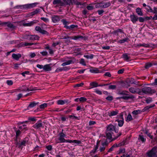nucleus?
Here are the masks:
<instances>
[{
    "mask_svg": "<svg viewBox=\"0 0 157 157\" xmlns=\"http://www.w3.org/2000/svg\"><path fill=\"white\" fill-rule=\"evenodd\" d=\"M142 92L144 94H152L155 92L154 90L151 89V88L147 87H144L142 89Z\"/></svg>",
    "mask_w": 157,
    "mask_h": 157,
    "instance_id": "6e6552de",
    "label": "nucleus"
},
{
    "mask_svg": "<svg viewBox=\"0 0 157 157\" xmlns=\"http://www.w3.org/2000/svg\"><path fill=\"white\" fill-rule=\"evenodd\" d=\"M90 71L91 73H99L100 72L98 68H95L94 69H90Z\"/></svg>",
    "mask_w": 157,
    "mask_h": 157,
    "instance_id": "72a5a7b5",
    "label": "nucleus"
},
{
    "mask_svg": "<svg viewBox=\"0 0 157 157\" xmlns=\"http://www.w3.org/2000/svg\"><path fill=\"white\" fill-rule=\"evenodd\" d=\"M151 13H153L155 14H157V8L156 7H154L153 8V11Z\"/></svg>",
    "mask_w": 157,
    "mask_h": 157,
    "instance_id": "e2e57ef3",
    "label": "nucleus"
},
{
    "mask_svg": "<svg viewBox=\"0 0 157 157\" xmlns=\"http://www.w3.org/2000/svg\"><path fill=\"white\" fill-rule=\"evenodd\" d=\"M139 139L141 140L142 142H144L145 141L146 139H145L143 136L140 135L139 136Z\"/></svg>",
    "mask_w": 157,
    "mask_h": 157,
    "instance_id": "de8ad7c7",
    "label": "nucleus"
},
{
    "mask_svg": "<svg viewBox=\"0 0 157 157\" xmlns=\"http://www.w3.org/2000/svg\"><path fill=\"white\" fill-rule=\"evenodd\" d=\"M157 152V147H154L148 151L147 153L148 157H156V153Z\"/></svg>",
    "mask_w": 157,
    "mask_h": 157,
    "instance_id": "20e7f679",
    "label": "nucleus"
},
{
    "mask_svg": "<svg viewBox=\"0 0 157 157\" xmlns=\"http://www.w3.org/2000/svg\"><path fill=\"white\" fill-rule=\"evenodd\" d=\"M72 0L73 1V2L77 5H83V4L82 3H81L78 1L79 0Z\"/></svg>",
    "mask_w": 157,
    "mask_h": 157,
    "instance_id": "ea45409f",
    "label": "nucleus"
},
{
    "mask_svg": "<svg viewBox=\"0 0 157 157\" xmlns=\"http://www.w3.org/2000/svg\"><path fill=\"white\" fill-rule=\"evenodd\" d=\"M128 40V38H124L122 40H121L119 41V42L121 44L124 43L125 42H127Z\"/></svg>",
    "mask_w": 157,
    "mask_h": 157,
    "instance_id": "37998d69",
    "label": "nucleus"
},
{
    "mask_svg": "<svg viewBox=\"0 0 157 157\" xmlns=\"http://www.w3.org/2000/svg\"><path fill=\"white\" fill-rule=\"evenodd\" d=\"M109 143L107 139L105 140H102L101 141V146H104L105 147H106L108 145Z\"/></svg>",
    "mask_w": 157,
    "mask_h": 157,
    "instance_id": "cd10ccee",
    "label": "nucleus"
},
{
    "mask_svg": "<svg viewBox=\"0 0 157 157\" xmlns=\"http://www.w3.org/2000/svg\"><path fill=\"white\" fill-rule=\"evenodd\" d=\"M61 19L60 17L58 15H53L52 17V20L54 23L58 22Z\"/></svg>",
    "mask_w": 157,
    "mask_h": 157,
    "instance_id": "ddd939ff",
    "label": "nucleus"
},
{
    "mask_svg": "<svg viewBox=\"0 0 157 157\" xmlns=\"http://www.w3.org/2000/svg\"><path fill=\"white\" fill-rule=\"evenodd\" d=\"M152 65V64L151 63H148L145 64V67L146 69H147L151 67Z\"/></svg>",
    "mask_w": 157,
    "mask_h": 157,
    "instance_id": "09e8293b",
    "label": "nucleus"
},
{
    "mask_svg": "<svg viewBox=\"0 0 157 157\" xmlns=\"http://www.w3.org/2000/svg\"><path fill=\"white\" fill-rule=\"evenodd\" d=\"M40 19L45 22H48L49 21L48 19L44 17H41Z\"/></svg>",
    "mask_w": 157,
    "mask_h": 157,
    "instance_id": "603ef678",
    "label": "nucleus"
},
{
    "mask_svg": "<svg viewBox=\"0 0 157 157\" xmlns=\"http://www.w3.org/2000/svg\"><path fill=\"white\" fill-rule=\"evenodd\" d=\"M3 24L6 25L7 27L10 29H14L15 27V26L10 22H4Z\"/></svg>",
    "mask_w": 157,
    "mask_h": 157,
    "instance_id": "b1692460",
    "label": "nucleus"
},
{
    "mask_svg": "<svg viewBox=\"0 0 157 157\" xmlns=\"http://www.w3.org/2000/svg\"><path fill=\"white\" fill-rule=\"evenodd\" d=\"M135 97L134 96L126 94L125 95H123L122 97L117 98V99H122L125 100H128L129 99L132 100Z\"/></svg>",
    "mask_w": 157,
    "mask_h": 157,
    "instance_id": "423d86ee",
    "label": "nucleus"
},
{
    "mask_svg": "<svg viewBox=\"0 0 157 157\" xmlns=\"http://www.w3.org/2000/svg\"><path fill=\"white\" fill-rule=\"evenodd\" d=\"M75 61V60L74 59L72 60H70L64 62L65 65H68L72 63H74Z\"/></svg>",
    "mask_w": 157,
    "mask_h": 157,
    "instance_id": "473e14b6",
    "label": "nucleus"
},
{
    "mask_svg": "<svg viewBox=\"0 0 157 157\" xmlns=\"http://www.w3.org/2000/svg\"><path fill=\"white\" fill-rule=\"evenodd\" d=\"M61 22L63 23L64 25V27L67 29H70V27L69 26L67 25L68 24V22L66 21L65 19H62L61 20Z\"/></svg>",
    "mask_w": 157,
    "mask_h": 157,
    "instance_id": "a878e982",
    "label": "nucleus"
},
{
    "mask_svg": "<svg viewBox=\"0 0 157 157\" xmlns=\"http://www.w3.org/2000/svg\"><path fill=\"white\" fill-rule=\"evenodd\" d=\"M44 66L42 65L37 64L36 65V67L40 69H43Z\"/></svg>",
    "mask_w": 157,
    "mask_h": 157,
    "instance_id": "774afa93",
    "label": "nucleus"
},
{
    "mask_svg": "<svg viewBox=\"0 0 157 157\" xmlns=\"http://www.w3.org/2000/svg\"><path fill=\"white\" fill-rule=\"evenodd\" d=\"M59 137L58 138L55 139V141L56 143H68L69 140H66L64 139L66 136V135L63 132L59 133Z\"/></svg>",
    "mask_w": 157,
    "mask_h": 157,
    "instance_id": "f257e3e1",
    "label": "nucleus"
},
{
    "mask_svg": "<svg viewBox=\"0 0 157 157\" xmlns=\"http://www.w3.org/2000/svg\"><path fill=\"white\" fill-rule=\"evenodd\" d=\"M35 29L36 31L39 32L42 34H48V32L47 31L44 30L42 28H41L39 26H36L35 28Z\"/></svg>",
    "mask_w": 157,
    "mask_h": 157,
    "instance_id": "9d476101",
    "label": "nucleus"
},
{
    "mask_svg": "<svg viewBox=\"0 0 157 157\" xmlns=\"http://www.w3.org/2000/svg\"><path fill=\"white\" fill-rule=\"evenodd\" d=\"M57 103L59 105H63L66 103L68 104L69 101L67 99L64 100H59L57 101Z\"/></svg>",
    "mask_w": 157,
    "mask_h": 157,
    "instance_id": "dca6fc26",
    "label": "nucleus"
},
{
    "mask_svg": "<svg viewBox=\"0 0 157 157\" xmlns=\"http://www.w3.org/2000/svg\"><path fill=\"white\" fill-rule=\"evenodd\" d=\"M121 134V132H120L116 136L114 137L112 140H111V141H113L116 139L118 137L120 136Z\"/></svg>",
    "mask_w": 157,
    "mask_h": 157,
    "instance_id": "5fc2aeb1",
    "label": "nucleus"
},
{
    "mask_svg": "<svg viewBox=\"0 0 157 157\" xmlns=\"http://www.w3.org/2000/svg\"><path fill=\"white\" fill-rule=\"evenodd\" d=\"M12 56L13 59L18 60L19 58L21 57V55L20 54H16L13 53L12 54Z\"/></svg>",
    "mask_w": 157,
    "mask_h": 157,
    "instance_id": "4be33fe9",
    "label": "nucleus"
},
{
    "mask_svg": "<svg viewBox=\"0 0 157 157\" xmlns=\"http://www.w3.org/2000/svg\"><path fill=\"white\" fill-rule=\"evenodd\" d=\"M106 99L109 101H112L113 98L112 96H108L106 98Z\"/></svg>",
    "mask_w": 157,
    "mask_h": 157,
    "instance_id": "13d9d810",
    "label": "nucleus"
},
{
    "mask_svg": "<svg viewBox=\"0 0 157 157\" xmlns=\"http://www.w3.org/2000/svg\"><path fill=\"white\" fill-rule=\"evenodd\" d=\"M63 6L64 5H70L72 2L71 0H63Z\"/></svg>",
    "mask_w": 157,
    "mask_h": 157,
    "instance_id": "c756f323",
    "label": "nucleus"
},
{
    "mask_svg": "<svg viewBox=\"0 0 157 157\" xmlns=\"http://www.w3.org/2000/svg\"><path fill=\"white\" fill-rule=\"evenodd\" d=\"M39 10L36 9L34 11L32 12L29 13L30 16H33L39 12Z\"/></svg>",
    "mask_w": 157,
    "mask_h": 157,
    "instance_id": "4c0bfd02",
    "label": "nucleus"
},
{
    "mask_svg": "<svg viewBox=\"0 0 157 157\" xmlns=\"http://www.w3.org/2000/svg\"><path fill=\"white\" fill-rule=\"evenodd\" d=\"M106 136L107 138L109 140H111L112 138V134L113 132L106 131Z\"/></svg>",
    "mask_w": 157,
    "mask_h": 157,
    "instance_id": "c85d7f7f",
    "label": "nucleus"
},
{
    "mask_svg": "<svg viewBox=\"0 0 157 157\" xmlns=\"http://www.w3.org/2000/svg\"><path fill=\"white\" fill-rule=\"evenodd\" d=\"M46 148L49 151H51L52 149V146L51 145H48L46 146Z\"/></svg>",
    "mask_w": 157,
    "mask_h": 157,
    "instance_id": "69168bd1",
    "label": "nucleus"
},
{
    "mask_svg": "<svg viewBox=\"0 0 157 157\" xmlns=\"http://www.w3.org/2000/svg\"><path fill=\"white\" fill-rule=\"evenodd\" d=\"M111 3L109 2H101L97 3L95 6L97 8H104L109 7Z\"/></svg>",
    "mask_w": 157,
    "mask_h": 157,
    "instance_id": "f03ea898",
    "label": "nucleus"
},
{
    "mask_svg": "<svg viewBox=\"0 0 157 157\" xmlns=\"http://www.w3.org/2000/svg\"><path fill=\"white\" fill-rule=\"evenodd\" d=\"M38 102L37 103H36L34 102H31L30 103V104L29 105L28 107L32 108H33L34 106H35L36 105L38 104Z\"/></svg>",
    "mask_w": 157,
    "mask_h": 157,
    "instance_id": "58836bf2",
    "label": "nucleus"
},
{
    "mask_svg": "<svg viewBox=\"0 0 157 157\" xmlns=\"http://www.w3.org/2000/svg\"><path fill=\"white\" fill-rule=\"evenodd\" d=\"M107 85H108V84L98 85V83L96 82H92L90 83V85L91 86V87L90 88H91L96 87L98 86H102Z\"/></svg>",
    "mask_w": 157,
    "mask_h": 157,
    "instance_id": "4468645a",
    "label": "nucleus"
},
{
    "mask_svg": "<svg viewBox=\"0 0 157 157\" xmlns=\"http://www.w3.org/2000/svg\"><path fill=\"white\" fill-rule=\"evenodd\" d=\"M24 38L29 40H38L39 38V37L37 35H25L24 36Z\"/></svg>",
    "mask_w": 157,
    "mask_h": 157,
    "instance_id": "39448f33",
    "label": "nucleus"
},
{
    "mask_svg": "<svg viewBox=\"0 0 157 157\" xmlns=\"http://www.w3.org/2000/svg\"><path fill=\"white\" fill-rule=\"evenodd\" d=\"M132 119L133 118L131 115L130 114H129L128 115L126 119V121L127 122H128L132 120Z\"/></svg>",
    "mask_w": 157,
    "mask_h": 157,
    "instance_id": "f704fd0d",
    "label": "nucleus"
},
{
    "mask_svg": "<svg viewBox=\"0 0 157 157\" xmlns=\"http://www.w3.org/2000/svg\"><path fill=\"white\" fill-rule=\"evenodd\" d=\"M71 39L75 40H85V37L80 35L73 36L71 37Z\"/></svg>",
    "mask_w": 157,
    "mask_h": 157,
    "instance_id": "2eb2a0df",
    "label": "nucleus"
},
{
    "mask_svg": "<svg viewBox=\"0 0 157 157\" xmlns=\"http://www.w3.org/2000/svg\"><path fill=\"white\" fill-rule=\"evenodd\" d=\"M69 117L70 118H72L73 119H75L77 120L78 119V117H76L74 115H70L69 116Z\"/></svg>",
    "mask_w": 157,
    "mask_h": 157,
    "instance_id": "680f3d73",
    "label": "nucleus"
},
{
    "mask_svg": "<svg viewBox=\"0 0 157 157\" xmlns=\"http://www.w3.org/2000/svg\"><path fill=\"white\" fill-rule=\"evenodd\" d=\"M6 82L9 85H11L13 84V82L11 80H7Z\"/></svg>",
    "mask_w": 157,
    "mask_h": 157,
    "instance_id": "4d7b16f0",
    "label": "nucleus"
},
{
    "mask_svg": "<svg viewBox=\"0 0 157 157\" xmlns=\"http://www.w3.org/2000/svg\"><path fill=\"white\" fill-rule=\"evenodd\" d=\"M95 92L98 94L99 95H101L102 94V92L101 91L98 90V89H95Z\"/></svg>",
    "mask_w": 157,
    "mask_h": 157,
    "instance_id": "bf43d9fd",
    "label": "nucleus"
},
{
    "mask_svg": "<svg viewBox=\"0 0 157 157\" xmlns=\"http://www.w3.org/2000/svg\"><path fill=\"white\" fill-rule=\"evenodd\" d=\"M99 144V141L97 142L96 143V145L94 148V149H93V150L91 151V152H93L94 153L96 151L97 149L99 147L98 144Z\"/></svg>",
    "mask_w": 157,
    "mask_h": 157,
    "instance_id": "c9c22d12",
    "label": "nucleus"
},
{
    "mask_svg": "<svg viewBox=\"0 0 157 157\" xmlns=\"http://www.w3.org/2000/svg\"><path fill=\"white\" fill-rule=\"evenodd\" d=\"M37 4V3H34L22 5L18 6H16V7L17 8H20L21 9H29L35 7Z\"/></svg>",
    "mask_w": 157,
    "mask_h": 157,
    "instance_id": "7ed1b4c3",
    "label": "nucleus"
},
{
    "mask_svg": "<svg viewBox=\"0 0 157 157\" xmlns=\"http://www.w3.org/2000/svg\"><path fill=\"white\" fill-rule=\"evenodd\" d=\"M118 113V111L115 110V111H110L108 113V115L109 117H112L115 116Z\"/></svg>",
    "mask_w": 157,
    "mask_h": 157,
    "instance_id": "f3484780",
    "label": "nucleus"
},
{
    "mask_svg": "<svg viewBox=\"0 0 157 157\" xmlns=\"http://www.w3.org/2000/svg\"><path fill=\"white\" fill-rule=\"evenodd\" d=\"M87 100V99L84 97H81L79 98V101L81 102H84Z\"/></svg>",
    "mask_w": 157,
    "mask_h": 157,
    "instance_id": "49530a36",
    "label": "nucleus"
},
{
    "mask_svg": "<svg viewBox=\"0 0 157 157\" xmlns=\"http://www.w3.org/2000/svg\"><path fill=\"white\" fill-rule=\"evenodd\" d=\"M116 86L115 85H109V89L114 90L116 88Z\"/></svg>",
    "mask_w": 157,
    "mask_h": 157,
    "instance_id": "3c124183",
    "label": "nucleus"
},
{
    "mask_svg": "<svg viewBox=\"0 0 157 157\" xmlns=\"http://www.w3.org/2000/svg\"><path fill=\"white\" fill-rule=\"evenodd\" d=\"M83 56L84 57L86 58L87 59H92L94 57V55L93 54H91L90 55H84Z\"/></svg>",
    "mask_w": 157,
    "mask_h": 157,
    "instance_id": "a19ab883",
    "label": "nucleus"
},
{
    "mask_svg": "<svg viewBox=\"0 0 157 157\" xmlns=\"http://www.w3.org/2000/svg\"><path fill=\"white\" fill-rule=\"evenodd\" d=\"M122 144H114L108 150V152H110L112 151H113L114 148H116L117 147H119Z\"/></svg>",
    "mask_w": 157,
    "mask_h": 157,
    "instance_id": "412c9836",
    "label": "nucleus"
},
{
    "mask_svg": "<svg viewBox=\"0 0 157 157\" xmlns=\"http://www.w3.org/2000/svg\"><path fill=\"white\" fill-rule=\"evenodd\" d=\"M104 12V11L103 10H98V14L99 15H102Z\"/></svg>",
    "mask_w": 157,
    "mask_h": 157,
    "instance_id": "0e129e2a",
    "label": "nucleus"
},
{
    "mask_svg": "<svg viewBox=\"0 0 157 157\" xmlns=\"http://www.w3.org/2000/svg\"><path fill=\"white\" fill-rule=\"evenodd\" d=\"M34 44L33 43H28L27 42H24L23 43V45L24 46H31Z\"/></svg>",
    "mask_w": 157,
    "mask_h": 157,
    "instance_id": "c03bdc74",
    "label": "nucleus"
},
{
    "mask_svg": "<svg viewBox=\"0 0 157 157\" xmlns=\"http://www.w3.org/2000/svg\"><path fill=\"white\" fill-rule=\"evenodd\" d=\"M129 91L131 93L135 94L138 93L139 91V89L137 87H130L129 88Z\"/></svg>",
    "mask_w": 157,
    "mask_h": 157,
    "instance_id": "6ab92c4d",
    "label": "nucleus"
},
{
    "mask_svg": "<svg viewBox=\"0 0 157 157\" xmlns=\"http://www.w3.org/2000/svg\"><path fill=\"white\" fill-rule=\"evenodd\" d=\"M129 55V54H128L125 53L122 55V57L124 60L127 61L130 59V57Z\"/></svg>",
    "mask_w": 157,
    "mask_h": 157,
    "instance_id": "393cba45",
    "label": "nucleus"
},
{
    "mask_svg": "<svg viewBox=\"0 0 157 157\" xmlns=\"http://www.w3.org/2000/svg\"><path fill=\"white\" fill-rule=\"evenodd\" d=\"M38 22V21L35 20L31 21L29 23H23L22 25L24 26H31L33 25L34 24L37 23Z\"/></svg>",
    "mask_w": 157,
    "mask_h": 157,
    "instance_id": "9b49d317",
    "label": "nucleus"
},
{
    "mask_svg": "<svg viewBox=\"0 0 157 157\" xmlns=\"http://www.w3.org/2000/svg\"><path fill=\"white\" fill-rule=\"evenodd\" d=\"M118 117L119 118L116 120L115 121L118 122V125L119 127H121L123 125L124 123V119L122 113H121Z\"/></svg>",
    "mask_w": 157,
    "mask_h": 157,
    "instance_id": "0eeeda50",
    "label": "nucleus"
},
{
    "mask_svg": "<svg viewBox=\"0 0 157 157\" xmlns=\"http://www.w3.org/2000/svg\"><path fill=\"white\" fill-rule=\"evenodd\" d=\"M136 12L139 16H142L143 15V12L140 8L138 7L136 9Z\"/></svg>",
    "mask_w": 157,
    "mask_h": 157,
    "instance_id": "bb28decb",
    "label": "nucleus"
},
{
    "mask_svg": "<svg viewBox=\"0 0 157 157\" xmlns=\"http://www.w3.org/2000/svg\"><path fill=\"white\" fill-rule=\"evenodd\" d=\"M128 92L127 91H122L121 92H120L119 93V94L120 95H124L126 94V93H128Z\"/></svg>",
    "mask_w": 157,
    "mask_h": 157,
    "instance_id": "052dcab7",
    "label": "nucleus"
},
{
    "mask_svg": "<svg viewBox=\"0 0 157 157\" xmlns=\"http://www.w3.org/2000/svg\"><path fill=\"white\" fill-rule=\"evenodd\" d=\"M145 9L148 12L151 13L153 11V10L149 6H147L146 7H145Z\"/></svg>",
    "mask_w": 157,
    "mask_h": 157,
    "instance_id": "e433bc0d",
    "label": "nucleus"
},
{
    "mask_svg": "<svg viewBox=\"0 0 157 157\" xmlns=\"http://www.w3.org/2000/svg\"><path fill=\"white\" fill-rule=\"evenodd\" d=\"M113 131H114L115 132L117 133L118 132V129L112 124L109 125L107 127L106 131L112 132Z\"/></svg>",
    "mask_w": 157,
    "mask_h": 157,
    "instance_id": "1a4fd4ad",
    "label": "nucleus"
},
{
    "mask_svg": "<svg viewBox=\"0 0 157 157\" xmlns=\"http://www.w3.org/2000/svg\"><path fill=\"white\" fill-rule=\"evenodd\" d=\"M47 105L48 104L47 103H44L40 105V108L41 109H44L46 107Z\"/></svg>",
    "mask_w": 157,
    "mask_h": 157,
    "instance_id": "79ce46f5",
    "label": "nucleus"
},
{
    "mask_svg": "<svg viewBox=\"0 0 157 157\" xmlns=\"http://www.w3.org/2000/svg\"><path fill=\"white\" fill-rule=\"evenodd\" d=\"M79 63L81 64H82L83 66H85L86 65L85 60L83 59H81Z\"/></svg>",
    "mask_w": 157,
    "mask_h": 157,
    "instance_id": "a18cd8bd",
    "label": "nucleus"
},
{
    "mask_svg": "<svg viewBox=\"0 0 157 157\" xmlns=\"http://www.w3.org/2000/svg\"><path fill=\"white\" fill-rule=\"evenodd\" d=\"M141 112V110L140 109H137L133 111L132 112V113L133 115H136L140 114Z\"/></svg>",
    "mask_w": 157,
    "mask_h": 157,
    "instance_id": "2f4dec72",
    "label": "nucleus"
},
{
    "mask_svg": "<svg viewBox=\"0 0 157 157\" xmlns=\"http://www.w3.org/2000/svg\"><path fill=\"white\" fill-rule=\"evenodd\" d=\"M137 46L139 47L143 46L144 47H148V45L144 43L143 44H139L137 45Z\"/></svg>",
    "mask_w": 157,
    "mask_h": 157,
    "instance_id": "6e6d98bb",
    "label": "nucleus"
},
{
    "mask_svg": "<svg viewBox=\"0 0 157 157\" xmlns=\"http://www.w3.org/2000/svg\"><path fill=\"white\" fill-rule=\"evenodd\" d=\"M63 67H59L57 68L56 70L55 71L56 72H59L62 71L63 70Z\"/></svg>",
    "mask_w": 157,
    "mask_h": 157,
    "instance_id": "864d4df0",
    "label": "nucleus"
},
{
    "mask_svg": "<svg viewBox=\"0 0 157 157\" xmlns=\"http://www.w3.org/2000/svg\"><path fill=\"white\" fill-rule=\"evenodd\" d=\"M138 20L140 22H144L145 20V18H143L142 17H138Z\"/></svg>",
    "mask_w": 157,
    "mask_h": 157,
    "instance_id": "8fccbe9b",
    "label": "nucleus"
},
{
    "mask_svg": "<svg viewBox=\"0 0 157 157\" xmlns=\"http://www.w3.org/2000/svg\"><path fill=\"white\" fill-rule=\"evenodd\" d=\"M69 143H74L76 144L77 145L79 144H81V142L80 140H69Z\"/></svg>",
    "mask_w": 157,
    "mask_h": 157,
    "instance_id": "7c9ffc66",
    "label": "nucleus"
},
{
    "mask_svg": "<svg viewBox=\"0 0 157 157\" xmlns=\"http://www.w3.org/2000/svg\"><path fill=\"white\" fill-rule=\"evenodd\" d=\"M51 64H46L44 66L43 70L45 71H50L51 70Z\"/></svg>",
    "mask_w": 157,
    "mask_h": 157,
    "instance_id": "a211bd4d",
    "label": "nucleus"
},
{
    "mask_svg": "<svg viewBox=\"0 0 157 157\" xmlns=\"http://www.w3.org/2000/svg\"><path fill=\"white\" fill-rule=\"evenodd\" d=\"M42 123L39 121L35 123L33 126V127L36 129H37L40 128L42 127Z\"/></svg>",
    "mask_w": 157,
    "mask_h": 157,
    "instance_id": "aec40b11",
    "label": "nucleus"
},
{
    "mask_svg": "<svg viewBox=\"0 0 157 157\" xmlns=\"http://www.w3.org/2000/svg\"><path fill=\"white\" fill-rule=\"evenodd\" d=\"M152 101V100L151 98H149L146 100V101L147 103H149L151 102Z\"/></svg>",
    "mask_w": 157,
    "mask_h": 157,
    "instance_id": "338daca9",
    "label": "nucleus"
},
{
    "mask_svg": "<svg viewBox=\"0 0 157 157\" xmlns=\"http://www.w3.org/2000/svg\"><path fill=\"white\" fill-rule=\"evenodd\" d=\"M53 4L54 5L57 4L59 6H63V3L61 0H54Z\"/></svg>",
    "mask_w": 157,
    "mask_h": 157,
    "instance_id": "5701e85b",
    "label": "nucleus"
},
{
    "mask_svg": "<svg viewBox=\"0 0 157 157\" xmlns=\"http://www.w3.org/2000/svg\"><path fill=\"white\" fill-rule=\"evenodd\" d=\"M131 21L134 23H135L138 20V17L135 14L131 15L130 16Z\"/></svg>",
    "mask_w": 157,
    "mask_h": 157,
    "instance_id": "f8f14e48",
    "label": "nucleus"
}]
</instances>
